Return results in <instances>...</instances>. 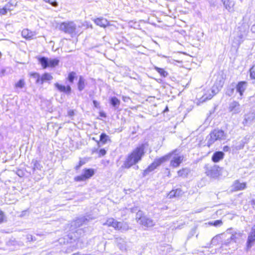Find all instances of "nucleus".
Instances as JSON below:
<instances>
[{
  "instance_id": "nucleus-1",
  "label": "nucleus",
  "mask_w": 255,
  "mask_h": 255,
  "mask_svg": "<svg viewBox=\"0 0 255 255\" xmlns=\"http://www.w3.org/2000/svg\"><path fill=\"white\" fill-rule=\"evenodd\" d=\"M147 146L148 144L144 143L136 146L127 155L122 168L124 169H128L136 165L142 160L145 153V149Z\"/></svg>"
},
{
  "instance_id": "nucleus-2",
  "label": "nucleus",
  "mask_w": 255,
  "mask_h": 255,
  "mask_svg": "<svg viewBox=\"0 0 255 255\" xmlns=\"http://www.w3.org/2000/svg\"><path fill=\"white\" fill-rule=\"evenodd\" d=\"M59 29L66 33L71 34V36L74 35H79L82 33V31L76 30V26L73 21L61 22L59 25Z\"/></svg>"
},
{
  "instance_id": "nucleus-3",
  "label": "nucleus",
  "mask_w": 255,
  "mask_h": 255,
  "mask_svg": "<svg viewBox=\"0 0 255 255\" xmlns=\"http://www.w3.org/2000/svg\"><path fill=\"white\" fill-rule=\"evenodd\" d=\"M177 151V149H175L169 153L168 154L162 156L159 158L155 159L144 170V173L145 174L151 172L156 169L158 166L161 164L166 161L168 158L172 154H174Z\"/></svg>"
},
{
  "instance_id": "nucleus-4",
  "label": "nucleus",
  "mask_w": 255,
  "mask_h": 255,
  "mask_svg": "<svg viewBox=\"0 0 255 255\" xmlns=\"http://www.w3.org/2000/svg\"><path fill=\"white\" fill-rule=\"evenodd\" d=\"M37 59L43 69L54 68L58 66L59 64V60L57 58L48 59L45 57H40Z\"/></svg>"
},
{
  "instance_id": "nucleus-5",
  "label": "nucleus",
  "mask_w": 255,
  "mask_h": 255,
  "mask_svg": "<svg viewBox=\"0 0 255 255\" xmlns=\"http://www.w3.org/2000/svg\"><path fill=\"white\" fill-rule=\"evenodd\" d=\"M95 173V171L93 168H85L83 170V173L81 175L75 176L74 180L75 182L85 181L91 178Z\"/></svg>"
},
{
  "instance_id": "nucleus-6",
  "label": "nucleus",
  "mask_w": 255,
  "mask_h": 255,
  "mask_svg": "<svg viewBox=\"0 0 255 255\" xmlns=\"http://www.w3.org/2000/svg\"><path fill=\"white\" fill-rule=\"evenodd\" d=\"M222 168L218 165H214L211 168H207L205 174L211 178L218 177L221 175Z\"/></svg>"
},
{
  "instance_id": "nucleus-7",
  "label": "nucleus",
  "mask_w": 255,
  "mask_h": 255,
  "mask_svg": "<svg viewBox=\"0 0 255 255\" xmlns=\"http://www.w3.org/2000/svg\"><path fill=\"white\" fill-rule=\"evenodd\" d=\"M136 220L137 222H139L140 225L146 227L152 224V221L147 218L141 211H138L136 213Z\"/></svg>"
},
{
  "instance_id": "nucleus-8",
  "label": "nucleus",
  "mask_w": 255,
  "mask_h": 255,
  "mask_svg": "<svg viewBox=\"0 0 255 255\" xmlns=\"http://www.w3.org/2000/svg\"><path fill=\"white\" fill-rule=\"evenodd\" d=\"M255 243V225H254L250 232L247 243H246V250H249Z\"/></svg>"
},
{
  "instance_id": "nucleus-9",
  "label": "nucleus",
  "mask_w": 255,
  "mask_h": 255,
  "mask_svg": "<svg viewBox=\"0 0 255 255\" xmlns=\"http://www.w3.org/2000/svg\"><path fill=\"white\" fill-rule=\"evenodd\" d=\"M184 156L182 155H177L174 156L170 161V166L173 168L178 167L183 163Z\"/></svg>"
},
{
  "instance_id": "nucleus-10",
  "label": "nucleus",
  "mask_w": 255,
  "mask_h": 255,
  "mask_svg": "<svg viewBox=\"0 0 255 255\" xmlns=\"http://www.w3.org/2000/svg\"><path fill=\"white\" fill-rule=\"evenodd\" d=\"M104 225L108 227H112L115 230H120L122 228L121 222L117 221L113 218H108Z\"/></svg>"
},
{
  "instance_id": "nucleus-11",
  "label": "nucleus",
  "mask_w": 255,
  "mask_h": 255,
  "mask_svg": "<svg viewBox=\"0 0 255 255\" xmlns=\"http://www.w3.org/2000/svg\"><path fill=\"white\" fill-rule=\"evenodd\" d=\"M54 86L60 92L63 93L67 95L71 93L72 88L69 85H64L62 84L56 82L54 84Z\"/></svg>"
},
{
  "instance_id": "nucleus-12",
  "label": "nucleus",
  "mask_w": 255,
  "mask_h": 255,
  "mask_svg": "<svg viewBox=\"0 0 255 255\" xmlns=\"http://www.w3.org/2000/svg\"><path fill=\"white\" fill-rule=\"evenodd\" d=\"M247 183L241 182L239 180H235L232 185V191L237 192L247 188Z\"/></svg>"
},
{
  "instance_id": "nucleus-13",
  "label": "nucleus",
  "mask_w": 255,
  "mask_h": 255,
  "mask_svg": "<svg viewBox=\"0 0 255 255\" xmlns=\"http://www.w3.org/2000/svg\"><path fill=\"white\" fill-rule=\"evenodd\" d=\"M53 79L52 75L47 72L44 73L41 76H39V78L36 80L37 84H43L45 82H49Z\"/></svg>"
},
{
  "instance_id": "nucleus-14",
  "label": "nucleus",
  "mask_w": 255,
  "mask_h": 255,
  "mask_svg": "<svg viewBox=\"0 0 255 255\" xmlns=\"http://www.w3.org/2000/svg\"><path fill=\"white\" fill-rule=\"evenodd\" d=\"M35 33L34 31H32L28 28H24L21 31L22 37L26 40H30L32 39Z\"/></svg>"
},
{
  "instance_id": "nucleus-15",
  "label": "nucleus",
  "mask_w": 255,
  "mask_h": 255,
  "mask_svg": "<svg viewBox=\"0 0 255 255\" xmlns=\"http://www.w3.org/2000/svg\"><path fill=\"white\" fill-rule=\"evenodd\" d=\"M95 24L102 27H106L110 25V22L107 19L104 17H98L94 19Z\"/></svg>"
},
{
  "instance_id": "nucleus-16",
  "label": "nucleus",
  "mask_w": 255,
  "mask_h": 255,
  "mask_svg": "<svg viewBox=\"0 0 255 255\" xmlns=\"http://www.w3.org/2000/svg\"><path fill=\"white\" fill-rule=\"evenodd\" d=\"M247 86L246 81L239 82L236 87L237 91L239 93L241 96H243L244 92L245 91Z\"/></svg>"
},
{
  "instance_id": "nucleus-17",
  "label": "nucleus",
  "mask_w": 255,
  "mask_h": 255,
  "mask_svg": "<svg viewBox=\"0 0 255 255\" xmlns=\"http://www.w3.org/2000/svg\"><path fill=\"white\" fill-rule=\"evenodd\" d=\"M111 141V140L109 136L103 132L100 134L99 140L97 141V143L98 145L100 144L104 145Z\"/></svg>"
},
{
  "instance_id": "nucleus-18",
  "label": "nucleus",
  "mask_w": 255,
  "mask_h": 255,
  "mask_svg": "<svg viewBox=\"0 0 255 255\" xmlns=\"http://www.w3.org/2000/svg\"><path fill=\"white\" fill-rule=\"evenodd\" d=\"M224 157V153L222 151H216L215 152L212 156V160L215 163L218 162L221 160L223 159Z\"/></svg>"
},
{
  "instance_id": "nucleus-19",
  "label": "nucleus",
  "mask_w": 255,
  "mask_h": 255,
  "mask_svg": "<svg viewBox=\"0 0 255 255\" xmlns=\"http://www.w3.org/2000/svg\"><path fill=\"white\" fill-rule=\"evenodd\" d=\"M14 6L11 2H7L4 6L0 8V15H4L8 11H10L13 9Z\"/></svg>"
},
{
  "instance_id": "nucleus-20",
  "label": "nucleus",
  "mask_w": 255,
  "mask_h": 255,
  "mask_svg": "<svg viewBox=\"0 0 255 255\" xmlns=\"http://www.w3.org/2000/svg\"><path fill=\"white\" fill-rule=\"evenodd\" d=\"M78 91H82L85 89L86 86V80L82 76L79 77L78 81L77 84Z\"/></svg>"
},
{
  "instance_id": "nucleus-21",
  "label": "nucleus",
  "mask_w": 255,
  "mask_h": 255,
  "mask_svg": "<svg viewBox=\"0 0 255 255\" xmlns=\"http://www.w3.org/2000/svg\"><path fill=\"white\" fill-rule=\"evenodd\" d=\"M219 131H213L210 134V138L208 146L219 139Z\"/></svg>"
},
{
  "instance_id": "nucleus-22",
  "label": "nucleus",
  "mask_w": 255,
  "mask_h": 255,
  "mask_svg": "<svg viewBox=\"0 0 255 255\" xmlns=\"http://www.w3.org/2000/svg\"><path fill=\"white\" fill-rule=\"evenodd\" d=\"M213 95L211 94L210 92V90H208L205 92V93L202 95V96L200 98V101L201 102H205L208 100L211 99Z\"/></svg>"
},
{
  "instance_id": "nucleus-23",
  "label": "nucleus",
  "mask_w": 255,
  "mask_h": 255,
  "mask_svg": "<svg viewBox=\"0 0 255 255\" xmlns=\"http://www.w3.org/2000/svg\"><path fill=\"white\" fill-rule=\"evenodd\" d=\"M92 153L97 154L98 157L100 158L106 155V154H107V150L105 148H101L100 149L95 148L93 150H92Z\"/></svg>"
},
{
  "instance_id": "nucleus-24",
  "label": "nucleus",
  "mask_w": 255,
  "mask_h": 255,
  "mask_svg": "<svg viewBox=\"0 0 255 255\" xmlns=\"http://www.w3.org/2000/svg\"><path fill=\"white\" fill-rule=\"evenodd\" d=\"M240 106L239 103L237 101H234L232 102L229 107V110L230 112L236 113Z\"/></svg>"
},
{
  "instance_id": "nucleus-25",
  "label": "nucleus",
  "mask_w": 255,
  "mask_h": 255,
  "mask_svg": "<svg viewBox=\"0 0 255 255\" xmlns=\"http://www.w3.org/2000/svg\"><path fill=\"white\" fill-rule=\"evenodd\" d=\"M181 194V190L179 189H173L171 190L168 195L170 198L179 196Z\"/></svg>"
},
{
  "instance_id": "nucleus-26",
  "label": "nucleus",
  "mask_w": 255,
  "mask_h": 255,
  "mask_svg": "<svg viewBox=\"0 0 255 255\" xmlns=\"http://www.w3.org/2000/svg\"><path fill=\"white\" fill-rule=\"evenodd\" d=\"M77 78V74L75 72L71 71L68 74L67 78V81L70 83H73L74 80Z\"/></svg>"
},
{
  "instance_id": "nucleus-27",
  "label": "nucleus",
  "mask_w": 255,
  "mask_h": 255,
  "mask_svg": "<svg viewBox=\"0 0 255 255\" xmlns=\"http://www.w3.org/2000/svg\"><path fill=\"white\" fill-rule=\"evenodd\" d=\"M154 69L162 77H166L168 76V72L165 71L163 68H159L157 66L154 67Z\"/></svg>"
},
{
  "instance_id": "nucleus-28",
  "label": "nucleus",
  "mask_w": 255,
  "mask_h": 255,
  "mask_svg": "<svg viewBox=\"0 0 255 255\" xmlns=\"http://www.w3.org/2000/svg\"><path fill=\"white\" fill-rule=\"evenodd\" d=\"M110 103L113 107H116L120 105L121 102L117 97H113L110 99Z\"/></svg>"
},
{
  "instance_id": "nucleus-29",
  "label": "nucleus",
  "mask_w": 255,
  "mask_h": 255,
  "mask_svg": "<svg viewBox=\"0 0 255 255\" xmlns=\"http://www.w3.org/2000/svg\"><path fill=\"white\" fill-rule=\"evenodd\" d=\"M177 173L179 177H186L188 175V172L186 168H182L178 170Z\"/></svg>"
},
{
  "instance_id": "nucleus-30",
  "label": "nucleus",
  "mask_w": 255,
  "mask_h": 255,
  "mask_svg": "<svg viewBox=\"0 0 255 255\" xmlns=\"http://www.w3.org/2000/svg\"><path fill=\"white\" fill-rule=\"evenodd\" d=\"M25 84L24 80L23 79H20L14 84V86L16 89L22 88L24 87Z\"/></svg>"
},
{
  "instance_id": "nucleus-31",
  "label": "nucleus",
  "mask_w": 255,
  "mask_h": 255,
  "mask_svg": "<svg viewBox=\"0 0 255 255\" xmlns=\"http://www.w3.org/2000/svg\"><path fill=\"white\" fill-rule=\"evenodd\" d=\"M225 78L221 76L219 79H217L216 81V84H218V87L220 89L222 88L224 84Z\"/></svg>"
},
{
  "instance_id": "nucleus-32",
  "label": "nucleus",
  "mask_w": 255,
  "mask_h": 255,
  "mask_svg": "<svg viewBox=\"0 0 255 255\" xmlns=\"http://www.w3.org/2000/svg\"><path fill=\"white\" fill-rule=\"evenodd\" d=\"M86 163V161L84 159H80L78 162V164L75 166V169L76 170H79L81 166L85 165Z\"/></svg>"
},
{
  "instance_id": "nucleus-33",
  "label": "nucleus",
  "mask_w": 255,
  "mask_h": 255,
  "mask_svg": "<svg viewBox=\"0 0 255 255\" xmlns=\"http://www.w3.org/2000/svg\"><path fill=\"white\" fill-rule=\"evenodd\" d=\"M250 74L251 79H255V65L250 68Z\"/></svg>"
},
{
  "instance_id": "nucleus-34",
  "label": "nucleus",
  "mask_w": 255,
  "mask_h": 255,
  "mask_svg": "<svg viewBox=\"0 0 255 255\" xmlns=\"http://www.w3.org/2000/svg\"><path fill=\"white\" fill-rule=\"evenodd\" d=\"M237 239H238L237 234L236 233H235L231 235V236L230 238V242H233L236 243L237 242Z\"/></svg>"
},
{
  "instance_id": "nucleus-35",
  "label": "nucleus",
  "mask_w": 255,
  "mask_h": 255,
  "mask_svg": "<svg viewBox=\"0 0 255 255\" xmlns=\"http://www.w3.org/2000/svg\"><path fill=\"white\" fill-rule=\"evenodd\" d=\"M5 217L4 212L0 210V224L2 223L5 220Z\"/></svg>"
},
{
  "instance_id": "nucleus-36",
  "label": "nucleus",
  "mask_w": 255,
  "mask_h": 255,
  "mask_svg": "<svg viewBox=\"0 0 255 255\" xmlns=\"http://www.w3.org/2000/svg\"><path fill=\"white\" fill-rule=\"evenodd\" d=\"M214 226L217 227L219 226H221L223 224V222L221 220H217L214 221Z\"/></svg>"
},
{
  "instance_id": "nucleus-37",
  "label": "nucleus",
  "mask_w": 255,
  "mask_h": 255,
  "mask_svg": "<svg viewBox=\"0 0 255 255\" xmlns=\"http://www.w3.org/2000/svg\"><path fill=\"white\" fill-rule=\"evenodd\" d=\"M40 168V164L38 161H35L33 165V170L38 169Z\"/></svg>"
},
{
  "instance_id": "nucleus-38",
  "label": "nucleus",
  "mask_w": 255,
  "mask_h": 255,
  "mask_svg": "<svg viewBox=\"0 0 255 255\" xmlns=\"http://www.w3.org/2000/svg\"><path fill=\"white\" fill-rule=\"evenodd\" d=\"M29 75L30 77L35 78L37 79H38L39 78V74L37 72H32L29 74Z\"/></svg>"
},
{
  "instance_id": "nucleus-39",
  "label": "nucleus",
  "mask_w": 255,
  "mask_h": 255,
  "mask_svg": "<svg viewBox=\"0 0 255 255\" xmlns=\"http://www.w3.org/2000/svg\"><path fill=\"white\" fill-rule=\"evenodd\" d=\"M93 103L94 106L95 108H100V103L98 102H97L96 100H93Z\"/></svg>"
},
{
  "instance_id": "nucleus-40",
  "label": "nucleus",
  "mask_w": 255,
  "mask_h": 255,
  "mask_svg": "<svg viewBox=\"0 0 255 255\" xmlns=\"http://www.w3.org/2000/svg\"><path fill=\"white\" fill-rule=\"evenodd\" d=\"M223 150L225 152H227V151H229L230 150V147L229 146L226 145V146H224L223 147Z\"/></svg>"
},
{
  "instance_id": "nucleus-41",
  "label": "nucleus",
  "mask_w": 255,
  "mask_h": 255,
  "mask_svg": "<svg viewBox=\"0 0 255 255\" xmlns=\"http://www.w3.org/2000/svg\"><path fill=\"white\" fill-rule=\"evenodd\" d=\"M99 115L102 118H106L107 116L106 114L103 111H100L99 112Z\"/></svg>"
},
{
  "instance_id": "nucleus-42",
  "label": "nucleus",
  "mask_w": 255,
  "mask_h": 255,
  "mask_svg": "<svg viewBox=\"0 0 255 255\" xmlns=\"http://www.w3.org/2000/svg\"><path fill=\"white\" fill-rule=\"evenodd\" d=\"M69 115L71 116H73L74 115V112L73 110H71L69 112Z\"/></svg>"
},
{
  "instance_id": "nucleus-43",
  "label": "nucleus",
  "mask_w": 255,
  "mask_h": 255,
  "mask_svg": "<svg viewBox=\"0 0 255 255\" xmlns=\"http://www.w3.org/2000/svg\"><path fill=\"white\" fill-rule=\"evenodd\" d=\"M214 222H209L207 223H206V224H207L208 226H214Z\"/></svg>"
},
{
  "instance_id": "nucleus-44",
  "label": "nucleus",
  "mask_w": 255,
  "mask_h": 255,
  "mask_svg": "<svg viewBox=\"0 0 255 255\" xmlns=\"http://www.w3.org/2000/svg\"><path fill=\"white\" fill-rule=\"evenodd\" d=\"M72 255H81V254L79 252H77L72 254Z\"/></svg>"
},
{
  "instance_id": "nucleus-45",
  "label": "nucleus",
  "mask_w": 255,
  "mask_h": 255,
  "mask_svg": "<svg viewBox=\"0 0 255 255\" xmlns=\"http://www.w3.org/2000/svg\"><path fill=\"white\" fill-rule=\"evenodd\" d=\"M168 111V108L167 107H166V108L164 109V111L165 112V111Z\"/></svg>"
},
{
  "instance_id": "nucleus-46",
  "label": "nucleus",
  "mask_w": 255,
  "mask_h": 255,
  "mask_svg": "<svg viewBox=\"0 0 255 255\" xmlns=\"http://www.w3.org/2000/svg\"><path fill=\"white\" fill-rule=\"evenodd\" d=\"M88 27H90L91 28H92L93 26H92V24H90L89 25H88L87 26Z\"/></svg>"
},
{
  "instance_id": "nucleus-47",
  "label": "nucleus",
  "mask_w": 255,
  "mask_h": 255,
  "mask_svg": "<svg viewBox=\"0 0 255 255\" xmlns=\"http://www.w3.org/2000/svg\"><path fill=\"white\" fill-rule=\"evenodd\" d=\"M126 98H127V97H123V100L124 101H125L126 100Z\"/></svg>"
},
{
  "instance_id": "nucleus-48",
  "label": "nucleus",
  "mask_w": 255,
  "mask_h": 255,
  "mask_svg": "<svg viewBox=\"0 0 255 255\" xmlns=\"http://www.w3.org/2000/svg\"><path fill=\"white\" fill-rule=\"evenodd\" d=\"M226 245H228V243H225V244Z\"/></svg>"
}]
</instances>
